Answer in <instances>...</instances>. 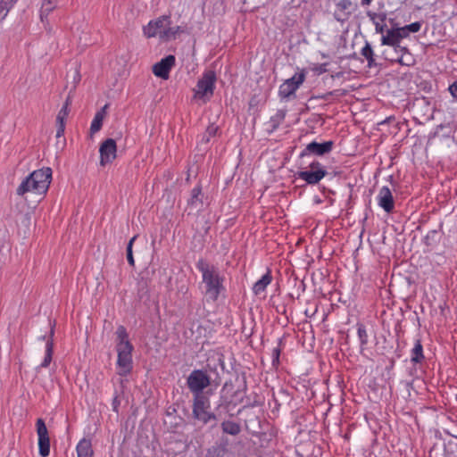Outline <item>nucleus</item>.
<instances>
[{"mask_svg":"<svg viewBox=\"0 0 457 457\" xmlns=\"http://www.w3.org/2000/svg\"><path fill=\"white\" fill-rule=\"evenodd\" d=\"M195 267L202 274L206 300L212 303L216 302L220 295L226 291L225 277L220 274L216 266L203 259L198 260Z\"/></svg>","mask_w":457,"mask_h":457,"instance_id":"nucleus-1","label":"nucleus"},{"mask_svg":"<svg viewBox=\"0 0 457 457\" xmlns=\"http://www.w3.org/2000/svg\"><path fill=\"white\" fill-rule=\"evenodd\" d=\"M52 180V170L42 168L25 177L16 188V195L26 197L27 194L45 195Z\"/></svg>","mask_w":457,"mask_h":457,"instance_id":"nucleus-2","label":"nucleus"},{"mask_svg":"<svg viewBox=\"0 0 457 457\" xmlns=\"http://www.w3.org/2000/svg\"><path fill=\"white\" fill-rule=\"evenodd\" d=\"M115 335V349L117 352V374L120 377H127L129 374H130L133 369L132 353L134 346L129 339V334L125 327L119 326L116 329Z\"/></svg>","mask_w":457,"mask_h":457,"instance_id":"nucleus-3","label":"nucleus"},{"mask_svg":"<svg viewBox=\"0 0 457 457\" xmlns=\"http://www.w3.org/2000/svg\"><path fill=\"white\" fill-rule=\"evenodd\" d=\"M170 23V16H160L155 20L150 21L143 28L144 35L148 38L158 37L163 41L174 39L178 34L183 32V29L180 26L171 27Z\"/></svg>","mask_w":457,"mask_h":457,"instance_id":"nucleus-4","label":"nucleus"},{"mask_svg":"<svg viewBox=\"0 0 457 457\" xmlns=\"http://www.w3.org/2000/svg\"><path fill=\"white\" fill-rule=\"evenodd\" d=\"M215 82V71L212 70L204 71L194 88V99L201 101L203 104L207 103L213 96Z\"/></svg>","mask_w":457,"mask_h":457,"instance_id":"nucleus-5","label":"nucleus"},{"mask_svg":"<svg viewBox=\"0 0 457 457\" xmlns=\"http://www.w3.org/2000/svg\"><path fill=\"white\" fill-rule=\"evenodd\" d=\"M192 411L194 418L204 424L215 419V415L211 411L210 399L205 395H194Z\"/></svg>","mask_w":457,"mask_h":457,"instance_id":"nucleus-6","label":"nucleus"},{"mask_svg":"<svg viewBox=\"0 0 457 457\" xmlns=\"http://www.w3.org/2000/svg\"><path fill=\"white\" fill-rule=\"evenodd\" d=\"M305 70L302 69L295 73L292 78L286 79L278 88V96L280 98L288 99L295 96V92L305 81Z\"/></svg>","mask_w":457,"mask_h":457,"instance_id":"nucleus-7","label":"nucleus"},{"mask_svg":"<svg viewBox=\"0 0 457 457\" xmlns=\"http://www.w3.org/2000/svg\"><path fill=\"white\" fill-rule=\"evenodd\" d=\"M327 170L325 167L319 162H312L309 165L308 170L298 171L297 177L304 180L309 185L318 184L326 175Z\"/></svg>","mask_w":457,"mask_h":457,"instance_id":"nucleus-8","label":"nucleus"},{"mask_svg":"<svg viewBox=\"0 0 457 457\" xmlns=\"http://www.w3.org/2000/svg\"><path fill=\"white\" fill-rule=\"evenodd\" d=\"M210 385V378L202 370H193L187 378V386L195 395H204L203 390Z\"/></svg>","mask_w":457,"mask_h":457,"instance_id":"nucleus-9","label":"nucleus"},{"mask_svg":"<svg viewBox=\"0 0 457 457\" xmlns=\"http://www.w3.org/2000/svg\"><path fill=\"white\" fill-rule=\"evenodd\" d=\"M37 434L38 436V451L42 457L50 453V438L48 430L43 419H37L36 422Z\"/></svg>","mask_w":457,"mask_h":457,"instance_id":"nucleus-10","label":"nucleus"},{"mask_svg":"<svg viewBox=\"0 0 457 457\" xmlns=\"http://www.w3.org/2000/svg\"><path fill=\"white\" fill-rule=\"evenodd\" d=\"M100 165H105L112 162L117 156V145L114 139L108 138L104 140L99 147Z\"/></svg>","mask_w":457,"mask_h":457,"instance_id":"nucleus-11","label":"nucleus"},{"mask_svg":"<svg viewBox=\"0 0 457 457\" xmlns=\"http://www.w3.org/2000/svg\"><path fill=\"white\" fill-rule=\"evenodd\" d=\"M175 62V56L171 54L162 58L160 62L154 64L152 68L153 73L158 78L168 79Z\"/></svg>","mask_w":457,"mask_h":457,"instance_id":"nucleus-12","label":"nucleus"},{"mask_svg":"<svg viewBox=\"0 0 457 457\" xmlns=\"http://www.w3.org/2000/svg\"><path fill=\"white\" fill-rule=\"evenodd\" d=\"M356 4L351 0H339L335 8L334 16L337 21L344 22L355 11Z\"/></svg>","mask_w":457,"mask_h":457,"instance_id":"nucleus-13","label":"nucleus"},{"mask_svg":"<svg viewBox=\"0 0 457 457\" xmlns=\"http://www.w3.org/2000/svg\"><path fill=\"white\" fill-rule=\"evenodd\" d=\"M377 202L385 212H391L395 208V202L391 190L387 187H383L377 196Z\"/></svg>","mask_w":457,"mask_h":457,"instance_id":"nucleus-14","label":"nucleus"},{"mask_svg":"<svg viewBox=\"0 0 457 457\" xmlns=\"http://www.w3.org/2000/svg\"><path fill=\"white\" fill-rule=\"evenodd\" d=\"M333 145V141H326L324 143H317L315 141L311 142L306 145L303 155L305 154V153L313 154L316 155H323L332 150Z\"/></svg>","mask_w":457,"mask_h":457,"instance_id":"nucleus-15","label":"nucleus"},{"mask_svg":"<svg viewBox=\"0 0 457 457\" xmlns=\"http://www.w3.org/2000/svg\"><path fill=\"white\" fill-rule=\"evenodd\" d=\"M54 328H51L50 336L46 338V336L41 337L40 338L42 340H46V351H45V357L43 361L40 364L41 368H47L53 358L54 353Z\"/></svg>","mask_w":457,"mask_h":457,"instance_id":"nucleus-16","label":"nucleus"},{"mask_svg":"<svg viewBox=\"0 0 457 457\" xmlns=\"http://www.w3.org/2000/svg\"><path fill=\"white\" fill-rule=\"evenodd\" d=\"M272 282L271 270H267L266 273L257 280L253 286V293L255 295H261L265 293L267 287Z\"/></svg>","mask_w":457,"mask_h":457,"instance_id":"nucleus-17","label":"nucleus"},{"mask_svg":"<svg viewBox=\"0 0 457 457\" xmlns=\"http://www.w3.org/2000/svg\"><path fill=\"white\" fill-rule=\"evenodd\" d=\"M108 104H105L103 108L96 112L90 125V134L94 135L97 133L103 126V121L107 114Z\"/></svg>","mask_w":457,"mask_h":457,"instance_id":"nucleus-18","label":"nucleus"},{"mask_svg":"<svg viewBox=\"0 0 457 457\" xmlns=\"http://www.w3.org/2000/svg\"><path fill=\"white\" fill-rule=\"evenodd\" d=\"M187 204L192 208H200L203 206V193L200 185L195 186L191 190Z\"/></svg>","mask_w":457,"mask_h":457,"instance_id":"nucleus-19","label":"nucleus"},{"mask_svg":"<svg viewBox=\"0 0 457 457\" xmlns=\"http://www.w3.org/2000/svg\"><path fill=\"white\" fill-rule=\"evenodd\" d=\"M76 451L78 457H93V449L89 439H81L76 446Z\"/></svg>","mask_w":457,"mask_h":457,"instance_id":"nucleus-20","label":"nucleus"},{"mask_svg":"<svg viewBox=\"0 0 457 457\" xmlns=\"http://www.w3.org/2000/svg\"><path fill=\"white\" fill-rule=\"evenodd\" d=\"M423 359V346L420 340L417 339L411 352V361L413 363H420Z\"/></svg>","mask_w":457,"mask_h":457,"instance_id":"nucleus-21","label":"nucleus"},{"mask_svg":"<svg viewBox=\"0 0 457 457\" xmlns=\"http://www.w3.org/2000/svg\"><path fill=\"white\" fill-rule=\"evenodd\" d=\"M395 29H389L386 31V35H382L381 42L383 45H387L391 46H399L400 38L397 35Z\"/></svg>","mask_w":457,"mask_h":457,"instance_id":"nucleus-22","label":"nucleus"},{"mask_svg":"<svg viewBox=\"0 0 457 457\" xmlns=\"http://www.w3.org/2000/svg\"><path fill=\"white\" fill-rule=\"evenodd\" d=\"M221 429L224 433L237 436L241 431V427L238 423L232 420H225L221 423Z\"/></svg>","mask_w":457,"mask_h":457,"instance_id":"nucleus-23","label":"nucleus"},{"mask_svg":"<svg viewBox=\"0 0 457 457\" xmlns=\"http://www.w3.org/2000/svg\"><path fill=\"white\" fill-rule=\"evenodd\" d=\"M357 333L361 340V353H363V355L368 356V354L365 353V350L368 351L369 349L364 347L365 345H368V334L365 329V327L361 324H358Z\"/></svg>","mask_w":457,"mask_h":457,"instance_id":"nucleus-24","label":"nucleus"},{"mask_svg":"<svg viewBox=\"0 0 457 457\" xmlns=\"http://www.w3.org/2000/svg\"><path fill=\"white\" fill-rule=\"evenodd\" d=\"M54 8L55 4L52 0H44L40 9L41 20L44 21Z\"/></svg>","mask_w":457,"mask_h":457,"instance_id":"nucleus-25","label":"nucleus"},{"mask_svg":"<svg viewBox=\"0 0 457 457\" xmlns=\"http://www.w3.org/2000/svg\"><path fill=\"white\" fill-rule=\"evenodd\" d=\"M137 237L134 236L129 242L128 245H127V260H128V262L129 263V265L131 266H134L135 265V260H134V257H133V253H132V247H133V244H134V241L136 240Z\"/></svg>","mask_w":457,"mask_h":457,"instance_id":"nucleus-26","label":"nucleus"},{"mask_svg":"<svg viewBox=\"0 0 457 457\" xmlns=\"http://www.w3.org/2000/svg\"><path fill=\"white\" fill-rule=\"evenodd\" d=\"M69 100L67 99L64 105L61 108V110L58 112L56 116V120H66L68 114H69Z\"/></svg>","mask_w":457,"mask_h":457,"instance_id":"nucleus-27","label":"nucleus"},{"mask_svg":"<svg viewBox=\"0 0 457 457\" xmlns=\"http://www.w3.org/2000/svg\"><path fill=\"white\" fill-rule=\"evenodd\" d=\"M218 130V127L214 125H211L207 128L205 133L203 136V141L209 142L212 137H213Z\"/></svg>","mask_w":457,"mask_h":457,"instance_id":"nucleus-28","label":"nucleus"},{"mask_svg":"<svg viewBox=\"0 0 457 457\" xmlns=\"http://www.w3.org/2000/svg\"><path fill=\"white\" fill-rule=\"evenodd\" d=\"M328 63H316L313 64L311 70L317 75L323 74L328 71Z\"/></svg>","mask_w":457,"mask_h":457,"instance_id":"nucleus-29","label":"nucleus"},{"mask_svg":"<svg viewBox=\"0 0 457 457\" xmlns=\"http://www.w3.org/2000/svg\"><path fill=\"white\" fill-rule=\"evenodd\" d=\"M65 121L64 120H56V137H62L64 136L65 132Z\"/></svg>","mask_w":457,"mask_h":457,"instance_id":"nucleus-30","label":"nucleus"},{"mask_svg":"<svg viewBox=\"0 0 457 457\" xmlns=\"http://www.w3.org/2000/svg\"><path fill=\"white\" fill-rule=\"evenodd\" d=\"M280 353L281 349L279 347H275L272 349V365L274 367H278L279 364Z\"/></svg>","mask_w":457,"mask_h":457,"instance_id":"nucleus-31","label":"nucleus"},{"mask_svg":"<svg viewBox=\"0 0 457 457\" xmlns=\"http://www.w3.org/2000/svg\"><path fill=\"white\" fill-rule=\"evenodd\" d=\"M362 54L368 62V66L370 67L371 66V46H370L369 43H367L366 46L363 47Z\"/></svg>","mask_w":457,"mask_h":457,"instance_id":"nucleus-32","label":"nucleus"},{"mask_svg":"<svg viewBox=\"0 0 457 457\" xmlns=\"http://www.w3.org/2000/svg\"><path fill=\"white\" fill-rule=\"evenodd\" d=\"M421 28V23L419 21L412 22L409 25H406V30H409V33H416L420 31Z\"/></svg>","mask_w":457,"mask_h":457,"instance_id":"nucleus-33","label":"nucleus"},{"mask_svg":"<svg viewBox=\"0 0 457 457\" xmlns=\"http://www.w3.org/2000/svg\"><path fill=\"white\" fill-rule=\"evenodd\" d=\"M396 30V33H398V37L400 38V40L403 37H406L409 36V30H406V26L404 27H402V28H398V29H395Z\"/></svg>","mask_w":457,"mask_h":457,"instance_id":"nucleus-34","label":"nucleus"},{"mask_svg":"<svg viewBox=\"0 0 457 457\" xmlns=\"http://www.w3.org/2000/svg\"><path fill=\"white\" fill-rule=\"evenodd\" d=\"M448 90L451 96L457 99V80L449 86Z\"/></svg>","mask_w":457,"mask_h":457,"instance_id":"nucleus-35","label":"nucleus"},{"mask_svg":"<svg viewBox=\"0 0 457 457\" xmlns=\"http://www.w3.org/2000/svg\"><path fill=\"white\" fill-rule=\"evenodd\" d=\"M371 0H362V4H369Z\"/></svg>","mask_w":457,"mask_h":457,"instance_id":"nucleus-36","label":"nucleus"}]
</instances>
